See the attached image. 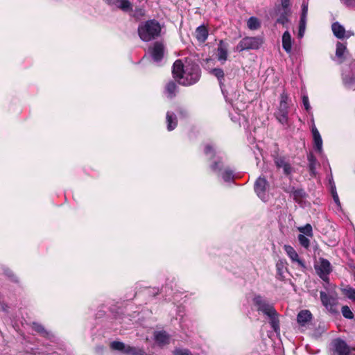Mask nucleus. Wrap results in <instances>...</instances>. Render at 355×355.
Here are the masks:
<instances>
[{
  "instance_id": "423d86ee",
  "label": "nucleus",
  "mask_w": 355,
  "mask_h": 355,
  "mask_svg": "<svg viewBox=\"0 0 355 355\" xmlns=\"http://www.w3.org/2000/svg\"><path fill=\"white\" fill-rule=\"evenodd\" d=\"M288 96L286 93L283 92L281 94L279 105L275 112V117L278 121L286 125L288 121Z\"/></svg>"
},
{
  "instance_id": "6ab92c4d",
  "label": "nucleus",
  "mask_w": 355,
  "mask_h": 355,
  "mask_svg": "<svg viewBox=\"0 0 355 355\" xmlns=\"http://www.w3.org/2000/svg\"><path fill=\"white\" fill-rule=\"evenodd\" d=\"M196 37L198 42H205L208 37V31L205 26H200L196 30Z\"/></svg>"
},
{
  "instance_id": "dca6fc26",
  "label": "nucleus",
  "mask_w": 355,
  "mask_h": 355,
  "mask_svg": "<svg viewBox=\"0 0 355 355\" xmlns=\"http://www.w3.org/2000/svg\"><path fill=\"white\" fill-rule=\"evenodd\" d=\"M217 58L222 63L227 60V49L223 41H220L217 49Z\"/></svg>"
},
{
  "instance_id": "72a5a7b5",
  "label": "nucleus",
  "mask_w": 355,
  "mask_h": 355,
  "mask_svg": "<svg viewBox=\"0 0 355 355\" xmlns=\"http://www.w3.org/2000/svg\"><path fill=\"white\" fill-rule=\"evenodd\" d=\"M222 178L225 182H230L234 179L233 172L229 169H226L222 174Z\"/></svg>"
},
{
  "instance_id": "2eb2a0df",
  "label": "nucleus",
  "mask_w": 355,
  "mask_h": 355,
  "mask_svg": "<svg viewBox=\"0 0 355 355\" xmlns=\"http://www.w3.org/2000/svg\"><path fill=\"white\" fill-rule=\"evenodd\" d=\"M32 328L34 331L37 332L40 336L51 339L53 337V334L52 332L47 331L45 329L44 326H42L41 324L37 322H33L32 324Z\"/></svg>"
},
{
  "instance_id": "a878e982",
  "label": "nucleus",
  "mask_w": 355,
  "mask_h": 355,
  "mask_svg": "<svg viewBox=\"0 0 355 355\" xmlns=\"http://www.w3.org/2000/svg\"><path fill=\"white\" fill-rule=\"evenodd\" d=\"M247 25L250 30H257L261 26L259 20L255 17H251L248 19Z\"/></svg>"
},
{
  "instance_id": "f3484780",
  "label": "nucleus",
  "mask_w": 355,
  "mask_h": 355,
  "mask_svg": "<svg viewBox=\"0 0 355 355\" xmlns=\"http://www.w3.org/2000/svg\"><path fill=\"white\" fill-rule=\"evenodd\" d=\"M312 134H313V137L314 145H315V149L319 153H322V140L321 136L320 135V132H318V130H317V128L315 126H313L312 128Z\"/></svg>"
},
{
  "instance_id": "cd10ccee",
  "label": "nucleus",
  "mask_w": 355,
  "mask_h": 355,
  "mask_svg": "<svg viewBox=\"0 0 355 355\" xmlns=\"http://www.w3.org/2000/svg\"><path fill=\"white\" fill-rule=\"evenodd\" d=\"M310 238L303 234H299L297 236L300 245L306 250H308L310 247Z\"/></svg>"
},
{
  "instance_id": "a19ab883",
  "label": "nucleus",
  "mask_w": 355,
  "mask_h": 355,
  "mask_svg": "<svg viewBox=\"0 0 355 355\" xmlns=\"http://www.w3.org/2000/svg\"><path fill=\"white\" fill-rule=\"evenodd\" d=\"M302 103H303V105L304 106V108L306 109V111H309L311 110V106H310V104H309V98L306 95H304L302 96Z\"/></svg>"
},
{
  "instance_id": "de8ad7c7",
  "label": "nucleus",
  "mask_w": 355,
  "mask_h": 355,
  "mask_svg": "<svg viewBox=\"0 0 355 355\" xmlns=\"http://www.w3.org/2000/svg\"><path fill=\"white\" fill-rule=\"evenodd\" d=\"M290 0H282V6L284 8H287L289 6Z\"/></svg>"
},
{
  "instance_id": "a18cd8bd",
  "label": "nucleus",
  "mask_w": 355,
  "mask_h": 355,
  "mask_svg": "<svg viewBox=\"0 0 355 355\" xmlns=\"http://www.w3.org/2000/svg\"><path fill=\"white\" fill-rule=\"evenodd\" d=\"M348 6L355 7V0H341Z\"/></svg>"
},
{
  "instance_id": "5701e85b",
  "label": "nucleus",
  "mask_w": 355,
  "mask_h": 355,
  "mask_svg": "<svg viewBox=\"0 0 355 355\" xmlns=\"http://www.w3.org/2000/svg\"><path fill=\"white\" fill-rule=\"evenodd\" d=\"M297 230L301 233L300 234H303L311 238L313 236L312 226L309 223L306 224L304 226L298 227Z\"/></svg>"
},
{
  "instance_id": "c9c22d12",
  "label": "nucleus",
  "mask_w": 355,
  "mask_h": 355,
  "mask_svg": "<svg viewBox=\"0 0 355 355\" xmlns=\"http://www.w3.org/2000/svg\"><path fill=\"white\" fill-rule=\"evenodd\" d=\"M306 19H301L299 26L298 37L302 38L304 36L306 28Z\"/></svg>"
},
{
  "instance_id": "7c9ffc66",
  "label": "nucleus",
  "mask_w": 355,
  "mask_h": 355,
  "mask_svg": "<svg viewBox=\"0 0 355 355\" xmlns=\"http://www.w3.org/2000/svg\"><path fill=\"white\" fill-rule=\"evenodd\" d=\"M343 292L349 299L355 302V289L352 287H346L343 289Z\"/></svg>"
},
{
  "instance_id": "603ef678",
  "label": "nucleus",
  "mask_w": 355,
  "mask_h": 355,
  "mask_svg": "<svg viewBox=\"0 0 355 355\" xmlns=\"http://www.w3.org/2000/svg\"><path fill=\"white\" fill-rule=\"evenodd\" d=\"M166 288H167L166 287H164V289H165L164 292L166 293V295L168 296L169 295L167 294Z\"/></svg>"
},
{
  "instance_id": "f8f14e48",
  "label": "nucleus",
  "mask_w": 355,
  "mask_h": 355,
  "mask_svg": "<svg viewBox=\"0 0 355 355\" xmlns=\"http://www.w3.org/2000/svg\"><path fill=\"white\" fill-rule=\"evenodd\" d=\"M110 6L121 9L123 12L132 10V5L129 0H105Z\"/></svg>"
},
{
  "instance_id": "49530a36",
  "label": "nucleus",
  "mask_w": 355,
  "mask_h": 355,
  "mask_svg": "<svg viewBox=\"0 0 355 355\" xmlns=\"http://www.w3.org/2000/svg\"><path fill=\"white\" fill-rule=\"evenodd\" d=\"M220 162H216L214 164L211 166V169L213 171H216L217 169H220Z\"/></svg>"
},
{
  "instance_id": "3c124183",
  "label": "nucleus",
  "mask_w": 355,
  "mask_h": 355,
  "mask_svg": "<svg viewBox=\"0 0 355 355\" xmlns=\"http://www.w3.org/2000/svg\"><path fill=\"white\" fill-rule=\"evenodd\" d=\"M138 15L143 16L144 15V11L142 9H139L137 10Z\"/></svg>"
},
{
  "instance_id": "20e7f679",
  "label": "nucleus",
  "mask_w": 355,
  "mask_h": 355,
  "mask_svg": "<svg viewBox=\"0 0 355 355\" xmlns=\"http://www.w3.org/2000/svg\"><path fill=\"white\" fill-rule=\"evenodd\" d=\"M327 292L322 291L320 292L322 304L330 313H337V294L331 289V288L329 289L327 288Z\"/></svg>"
},
{
  "instance_id": "c03bdc74",
  "label": "nucleus",
  "mask_w": 355,
  "mask_h": 355,
  "mask_svg": "<svg viewBox=\"0 0 355 355\" xmlns=\"http://www.w3.org/2000/svg\"><path fill=\"white\" fill-rule=\"evenodd\" d=\"M320 266H330V262L327 259L320 258Z\"/></svg>"
},
{
  "instance_id": "8fccbe9b",
  "label": "nucleus",
  "mask_w": 355,
  "mask_h": 355,
  "mask_svg": "<svg viewBox=\"0 0 355 355\" xmlns=\"http://www.w3.org/2000/svg\"><path fill=\"white\" fill-rule=\"evenodd\" d=\"M277 270H278V275L282 276V274L283 273V271L284 270H287V268H284V267L277 268Z\"/></svg>"
},
{
  "instance_id": "c756f323",
  "label": "nucleus",
  "mask_w": 355,
  "mask_h": 355,
  "mask_svg": "<svg viewBox=\"0 0 355 355\" xmlns=\"http://www.w3.org/2000/svg\"><path fill=\"white\" fill-rule=\"evenodd\" d=\"M125 347L126 345L120 341H113L110 343V347L114 350L121 351L124 352Z\"/></svg>"
},
{
  "instance_id": "58836bf2",
  "label": "nucleus",
  "mask_w": 355,
  "mask_h": 355,
  "mask_svg": "<svg viewBox=\"0 0 355 355\" xmlns=\"http://www.w3.org/2000/svg\"><path fill=\"white\" fill-rule=\"evenodd\" d=\"M343 82L344 84L346 85V87L349 88H353L354 83H355V80L350 77H343Z\"/></svg>"
},
{
  "instance_id": "ddd939ff",
  "label": "nucleus",
  "mask_w": 355,
  "mask_h": 355,
  "mask_svg": "<svg viewBox=\"0 0 355 355\" xmlns=\"http://www.w3.org/2000/svg\"><path fill=\"white\" fill-rule=\"evenodd\" d=\"M312 320V314L309 310L300 311L297 316V323L302 327H307Z\"/></svg>"
},
{
  "instance_id": "ea45409f",
  "label": "nucleus",
  "mask_w": 355,
  "mask_h": 355,
  "mask_svg": "<svg viewBox=\"0 0 355 355\" xmlns=\"http://www.w3.org/2000/svg\"><path fill=\"white\" fill-rule=\"evenodd\" d=\"M331 193L335 203L338 205V207H340V202L335 187L331 189Z\"/></svg>"
},
{
  "instance_id": "f03ea898",
  "label": "nucleus",
  "mask_w": 355,
  "mask_h": 355,
  "mask_svg": "<svg viewBox=\"0 0 355 355\" xmlns=\"http://www.w3.org/2000/svg\"><path fill=\"white\" fill-rule=\"evenodd\" d=\"M253 302L257 306V311L261 312L269 318L270 324L273 330L275 332L279 331L278 314L273 305L261 296L254 297Z\"/></svg>"
},
{
  "instance_id": "39448f33",
  "label": "nucleus",
  "mask_w": 355,
  "mask_h": 355,
  "mask_svg": "<svg viewBox=\"0 0 355 355\" xmlns=\"http://www.w3.org/2000/svg\"><path fill=\"white\" fill-rule=\"evenodd\" d=\"M263 44V40L260 37H245L238 43L235 51L241 52L248 50H257Z\"/></svg>"
},
{
  "instance_id": "4c0bfd02",
  "label": "nucleus",
  "mask_w": 355,
  "mask_h": 355,
  "mask_svg": "<svg viewBox=\"0 0 355 355\" xmlns=\"http://www.w3.org/2000/svg\"><path fill=\"white\" fill-rule=\"evenodd\" d=\"M302 12L301 15V19H306V15L308 12V3L304 1L302 5Z\"/></svg>"
},
{
  "instance_id": "f257e3e1",
  "label": "nucleus",
  "mask_w": 355,
  "mask_h": 355,
  "mask_svg": "<svg viewBox=\"0 0 355 355\" xmlns=\"http://www.w3.org/2000/svg\"><path fill=\"white\" fill-rule=\"evenodd\" d=\"M173 74L179 84L189 86L199 80L200 69L196 64L187 63L184 65L180 60H178L173 64Z\"/></svg>"
},
{
  "instance_id": "6e6552de",
  "label": "nucleus",
  "mask_w": 355,
  "mask_h": 355,
  "mask_svg": "<svg viewBox=\"0 0 355 355\" xmlns=\"http://www.w3.org/2000/svg\"><path fill=\"white\" fill-rule=\"evenodd\" d=\"M273 160L277 168L283 169V173L286 175H289L292 173L293 169L288 161L284 156L278 155H273Z\"/></svg>"
},
{
  "instance_id": "aec40b11",
  "label": "nucleus",
  "mask_w": 355,
  "mask_h": 355,
  "mask_svg": "<svg viewBox=\"0 0 355 355\" xmlns=\"http://www.w3.org/2000/svg\"><path fill=\"white\" fill-rule=\"evenodd\" d=\"M347 53V47L344 44L338 42L336 44V56L342 62L345 60V55Z\"/></svg>"
},
{
  "instance_id": "79ce46f5",
  "label": "nucleus",
  "mask_w": 355,
  "mask_h": 355,
  "mask_svg": "<svg viewBox=\"0 0 355 355\" xmlns=\"http://www.w3.org/2000/svg\"><path fill=\"white\" fill-rule=\"evenodd\" d=\"M288 19L285 15H282L277 19V23L282 24L283 26L286 25L288 22Z\"/></svg>"
},
{
  "instance_id": "7ed1b4c3",
  "label": "nucleus",
  "mask_w": 355,
  "mask_h": 355,
  "mask_svg": "<svg viewBox=\"0 0 355 355\" xmlns=\"http://www.w3.org/2000/svg\"><path fill=\"white\" fill-rule=\"evenodd\" d=\"M162 26L155 19L141 23L138 27V34L141 40L149 42L160 35Z\"/></svg>"
},
{
  "instance_id": "bb28decb",
  "label": "nucleus",
  "mask_w": 355,
  "mask_h": 355,
  "mask_svg": "<svg viewBox=\"0 0 355 355\" xmlns=\"http://www.w3.org/2000/svg\"><path fill=\"white\" fill-rule=\"evenodd\" d=\"M176 89L177 85L174 82L171 81L168 83H167L166 86V92L168 95V97L173 98V96H175Z\"/></svg>"
},
{
  "instance_id": "c85d7f7f",
  "label": "nucleus",
  "mask_w": 355,
  "mask_h": 355,
  "mask_svg": "<svg viewBox=\"0 0 355 355\" xmlns=\"http://www.w3.org/2000/svg\"><path fill=\"white\" fill-rule=\"evenodd\" d=\"M210 73L216 76L219 81L220 85L221 86L223 83L222 80L224 78V71L222 69L214 68L210 71Z\"/></svg>"
},
{
  "instance_id": "09e8293b",
  "label": "nucleus",
  "mask_w": 355,
  "mask_h": 355,
  "mask_svg": "<svg viewBox=\"0 0 355 355\" xmlns=\"http://www.w3.org/2000/svg\"><path fill=\"white\" fill-rule=\"evenodd\" d=\"M304 191L302 190H297L294 192V195L295 197L297 196H302L304 194Z\"/></svg>"
},
{
  "instance_id": "b1692460",
  "label": "nucleus",
  "mask_w": 355,
  "mask_h": 355,
  "mask_svg": "<svg viewBox=\"0 0 355 355\" xmlns=\"http://www.w3.org/2000/svg\"><path fill=\"white\" fill-rule=\"evenodd\" d=\"M284 250L288 254V256L294 261H297L300 263V260L298 259V254L295 250V249L291 245H284Z\"/></svg>"
},
{
  "instance_id": "9d476101",
  "label": "nucleus",
  "mask_w": 355,
  "mask_h": 355,
  "mask_svg": "<svg viewBox=\"0 0 355 355\" xmlns=\"http://www.w3.org/2000/svg\"><path fill=\"white\" fill-rule=\"evenodd\" d=\"M165 47L163 43L156 42L149 49V52L153 60L155 62H159L164 54Z\"/></svg>"
},
{
  "instance_id": "412c9836",
  "label": "nucleus",
  "mask_w": 355,
  "mask_h": 355,
  "mask_svg": "<svg viewBox=\"0 0 355 355\" xmlns=\"http://www.w3.org/2000/svg\"><path fill=\"white\" fill-rule=\"evenodd\" d=\"M167 129L173 130L177 125V118L175 114L168 112L166 114Z\"/></svg>"
},
{
  "instance_id": "393cba45",
  "label": "nucleus",
  "mask_w": 355,
  "mask_h": 355,
  "mask_svg": "<svg viewBox=\"0 0 355 355\" xmlns=\"http://www.w3.org/2000/svg\"><path fill=\"white\" fill-rule=\"evenodd\" d=\"M124 353L130 355H146L143 349L131 346H126Z\"/></svg>"
},
{
  "instance_id": "a211bd4d",
  "label": "nucleus",
  "mask_w": 355,
  "mask_h": 355,
  "mask_svg": "<svg viewBox=\"0 0 355 355\" xmlns=\"http://www.w3.org/2000/svg\"><path fill=\"white\" fill-rule=\"evenodd\" d=\"M282 47L286 53H290L291 52L292 40L288 31H285L282 35Z\"/></svg>"
},
{
  "instance_id": "f704fd0d",
  "label": "nucleus",
  "mask_w": 355,
  "mask_h": 355,
  "mask_svg": "<svg viewBox=\"0 0 355 355\" xmlns=\"http://www.w3.org/2000/svg\"><path fill=\"white\" fill-rule=\"evenodd\" d=\"M144 294L149 296H155L159 293V289L157 288H146L144 291Z\"/></svg>"
},
{
  "instance_id": "37998d69",
  "label": "nucleus",
  "mask_w": 355,
  "mask_h": 355,
  "mask_svg": "<svg viewBox=\"0 0 355 355\" xmlns=\"http://www.w3.org/2000/svg\"><path fill=\"white\" fill-rule=\"evenodd\" d=\"M214 150L211 145H207L205 148V153L206 155L211 154V155L214 154Z\"/></svg>"
},
{
  "instance_id": "e433bc0d",
  "label": "nucleus",
  "mask_w": 355,
  "mask_h": 355,
  "mask_svg": "<svg viewBox=\"0 0 355 355\" xmlns=\"http://www.w3.org/2000/svg\"><path fill=\"white\" fill-rule=\"evenodd\" d=\"M173 355H192L187 349L177 348L173 351Z\"/></svg>"
},
{
  "instance_id": "2f4dec72",
  "label": "nucleus",
  "mask_w": 355,
  "mask_h": 355,
  "mask_svg": "<svg viewBox=\"0 0 355 355\" xmlns=\"http://www.w3.org/2000/svg\"><path fill=\"white\" fill-rule=\"evenodd\" d=\"M308 160H309L310 171L312 173H314L315 167H316V162H317L316 159L312 154H309L308 155Z\"/></svg>"
},
{
  "instance_id": "9b49d317",
  "label": "nucleus",
  "mask_w": 355,
  "mask_h": 355,
  "mask_svg": "<svg viewBox=\"0 0 355 355\" xmlns=\"http://www.w3.org/2000/svg\"><path fill=\"white\" fill-rule=\"evenodd\" d=\"M331 29L334 35L338 39H347L354 35L352 31H346L338 22L334 23Z\"/></svg>"
},
{
  "instance_id": "4468645a",
  "label": "nucleus",
  "mask_w": 355,
  "mask_h": 355,
  "mask_svg": "<svg viewBox=\"0 0 355 355\" xmlns=\"http://www.w3.org/2000/svg\"><path fill=\"white\" fill-rule=\"evenodd\" d=\"M156 343L159 345H166L169 343L170 336L165 331H159L154 333Z\"/></svg>"
},
{
  "instance_id": "0eeeda50",
  "label": "nucleus",
  "mask_w": 355,
  "mask_h": 355,
  "mask_svg": "<svg viewBox=\"0 0 355 355\" xmlns=\"http://www.w3.org/2000/svg\"><path fill=\"white\" fill-rule=\"evenodd\" d=\"M269 184L266 178L259 177L254 183V191L258 197L263 201H267L268 194L267 189Z\"/></svg>"
},
{
  "instance_id": "1a4fd4ad",
  "label": "nucleus",
  "mask_w": 355,
  "mask_h": 355,
  "mask_svg": "<svg viewBox=\"0 0 355 355\" xmlns=\"http://www.w3.org/2000/svg\"><path fill=\"white\" fill-rule=\"evenodd\" d=\"M333 346L335 352L338 355H355V349H350L343 340H334Z\"/></svg>"
},
{
  "instance_id": "473e14b6",
  "label": "nucleus",
  "mask_w": 355,
  "mask_h": 355,
  "mask_svg": "<svg viewBox=\"0 0 355 355\" xmlns=\"http://www.w3.org/2000/svg\"><path fill=\"white\" fill-rule=\"evenodd\" d=\"M343 315L347 319H352L354 318V313L348 306H343L341 309Z\"/></svg>"
},
{
  "instance_id": "4be33fe9",
  "label": "nucleus",
  "mask_w": 355,
  "mask_h": 355,
  "mask_svg": "<svg viewBox=\"0 0 355 355\" xmlns=\"http://www.w3.org/2000/svg\"><path fill=\"white\" fill-rule=\"evenodd\" d=\"M318 275L326 283H329V275L331 272V268H315Z\"/></svg>"
}]
</instances>
